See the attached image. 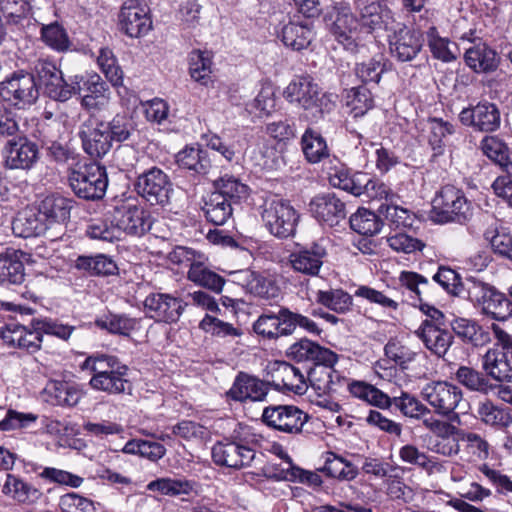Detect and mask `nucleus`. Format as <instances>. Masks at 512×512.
Here are the masks:
<instances>
[{"mask_svg":"<svg viewBox=\"0 0 512 512\" xmlns=\"http://www.w3.org/2000/svg\"><path fill=\"white\" fill-rule=\"evenodd\" d=\"M35 78L44 94L54 101L66 102L82 90V76L75 75L65 80L62 71L55 64L40 59L35 62L31 73L18 70L1 81L0 98L18 110L29 109L39 98Z\"/></svg>","mask_w":512,"mask_h":512,"instance_id":"obj_1","label":"nucleus"},{"mask_svg":"<svg viewBox=\"0 0 512 512\" xmlns=\"http://www.w3.org/2000/svg\"><path fill=\"white\" fill-rule=\"evenodd\" d=\"M284 97L308 112L317 121L335 106L331 95L323 92L310 77L293 79L284 90Z\"/></svg>","mask_w":512,"mask_h":512,"instance_id":"obj_2","label":"nucleus"},{"mask_svg":"<svg viewBox=\"0 0 512 512\" xmlns=\"http://www.w3.org/2000/svg\"><path fill=\"white\" fill-rule=\"evenodd\" d=\"M258 440L255 435L234 433L218 441L212 447V459L216 465L240 470L251 466L256 456Z\"/></svg>","mask_w":512,"mask_h":512,"instance_id":"obj_3","label":"nucleus"},{"mask_svg":"<svg viewBox=\"0 0 512 512\" xmlns=\"http://www.w3.org/2000/svg\"><path fill=\"white\" fill-rule=\"evenodd\" d=\"M473 215L464 192L452 185L443 186L432 200L430 219L438 224H466Z\"/></svg>","mask_w":512,"mask_h":512,"instance_id":"obj_4","label":"nucleus"},{"mask_svg":"<svg viewBox=\"0 0 512 512\" xmlns=\"http://www.w3.org/2000/svg\"><path fill=\"white\" fill-rule=\"evenodd\" d=\"M68 182L73 193L86 201L100 200L108 187L106 168L97 162H89L72 169Z\"/></svg>","mask_w":512,"mask_h":512,"instance_id":"obj_5","label":"nucleus"},{"mask_svg":"<svg viewBox=\"0 0 512 512\" xmlns=\"http://www.w3.org/2000/svg\"><path fill=\"white\" fill-rule=\"evenodd\" d=\"M491 328L497 344L483 356V369L498 382H512V335L497 324Z\"/></svg>","mask_w":512,"mask_h":512,"instance_id":"obj_6","label":"nucleus"},{"mask_svg":"<svg viewBox=\"0 0 512 512\" xmlns=\"http://www.w3.org/2000/svg\"><path fill=\"white\" fill-rule=\"evenodd\" d=\"M133 188L136 194L149 205L165 206L170 202L173 184L162 169L153 166L137 172Z\"/></svg>","mask_w":512,"mask_h":512,"instance_id":"obj_7","label":"nucleus"},{"mask_svg":"<svg viewBox=\"0 0 512 512\" xmlns=\"http://www.w3.org/2000/svg\"><path fill=\"white\" fill-rule=\"evenodd\" d=\"M261 218L272 235L285 239L294 235L299 215L288 201L272 197L262 205Z\"/></svg>","mask_w":512,"mask_h":512,"instance_id":"obj_8","label":"nucleus"},{"mask_svg":"<svg viewBox=\"0 0 512 512\" xmlns=\"http://www.w3.org/2000/svg\"><path fill=\"white\" fill-rule=\"evenodd\" d=\"M170 259L177 264L189 262L187 278L191 282L216 294L221 293L225 279L204 262L197 260L195 251L186 247H177L171 253Z\"/></svg>","mask_w":512,"mask_h":512,"instance_id":"obj_9","label":"nucleus"},{"mask_svg":"<svg viewBox=\"0 0 512 512\" xmlns=\"http://www.w3.org/2000/svg\"><path fill=\"white\" fill-rule=\"evenodd\" d=\"M3 165L10 170H32L40 159L38 144L26 134L8 139L2 148Z\"/></svg>","mask_w":512,"mask_h":512,"instance_id":"obj_10","label":"nucleus"},{"mask_svg":"<svg viewBox=\"0 0 512 512\" xmlns=\"http://www.w3.org/2000/svg\"><path fill=\"white\" fill-rule=\"evenodd\" d=\"M422 398L443 417H450L459 406L462 390L447 381H431L421 389Z\"/></svg>","mask_w":512,"mask_h":512,"instance_id":"obj_11","label":"nucleus"},{"mask_svg":"<svg viewBox=\"0 0 512 512\" xmlns=\"http://www.w3.org/2000/svg\"><path fill=\"white\" fill-rule=\"evenodd\" d=\"M309 415L294 405H269L264 408L262 421L268 427L288 434H299Z\"/></svg>","mask_w":512,"mask_h":512,"instance_id":"obj_12","label":"nucleus"},{"mask_svg":"<svg viewBox=\"0 0 512 512\" xmlns=\"http://www.w3.org/2000/svg\"><path fill=\"white\" fill-rule=\"evenodd\" d=\"M78 136L82 148L93 159L104 157L112 148V141L106 129V122L95 115L83 121L79 127Z\"/></svg>","mask_w":512,"mask_h":512,"instance_id":"obj_13","label":"nucleus"},{"mask_svg":"<svg viewBox=\"0 0 512 512\" xmlns=\"http://www.w3.org/2000/svg\"><path fill=\"white\" fill-rule=\"evenodd\" d=\"M459 120L464 126L475 131L493 133L500 128L501 114L495 103L483 100L462 109Z\"/></svg>","mask_w":512,"mask_h":512,"instance_id":"obj_14","label":"nucleus"},{"mask_svg":"<svg viewBox=\"0 0 512 512\" xmlns=\"http://www.w3.org/2000/svg\"><path fill=\"white\" fill-rule=\"evenodd\" d=\"M327 257L326 247L320 242H312L298 245L289 255V263L295 272L308 277H317Z\"/></svg>","mask_w":512,"mask_h":512,"instance_id":"obj_15","label":"nucleus"},{"mask_svg":"<svg viewBox=\"0 0 512 512\" xmlns=\"http://www.w3.org/2000/svg\"><path fill=\"white\" fill-rule=\"evenodd\" d=\"M186 306L181 299L166 293H151L144 300L147 314L157 322H177Z\"/></svg>","mask_w":512,"mask_h":512,"instance_id":"obj_16","label":"nucleus"},{"mask_svg":"<svg viewBox=\"0 0 512 512\" xmlns=\"http://www.w3.org/2000/svg\"><path fill=\"white\" fill-rule=\"evenodd\" d=\"M111 222L116 225L119 231L132 236H142L151 228L147 212L143 208L132 204L116 206Z\"/></svg>","mask_w":512,"mask_h":512,"instance_id":"obj_17","label":"nucleus"},{"mask_svg":"<svg viewBox=\"0 0 512 512\" xmlns=\"http://www.w3.org/2000/svg\"><path fill=\"white\" fill-rule=\"evenodd\" d=\"M423 42L420 31L401 25L390 36L391 55L400 62L412 61L420 53Z\"/></svg>","mask_w":512,"mask_h":512,"instance_id":"obj_18","label":"nucleus"},{"mask_svg":"<svg viewBox=\"0 0 512 512\" xmlns=\"http://www.w3.org/2000/svg\"><path fill=\"white\" fill-rule=\"evenodd\" d=\"M312 216L329 227L337 226L346 218V205L334 193L317 195L309 203Z\"/></svg>","mask_w":512,"mask_h":512,"instance_id":"obj_19","label":"nucleus"},{"mask_svg":"<svg viewBox=\"0 0 512 512\" xmlns=\"http://www.w3.org/2000/svg\"><path fill=\"white\" fill-rule=\"evenodd\" d=\"M120 30L129 37H140L151 29V20L145 6L137 0L125 2L119 13Z\"/></svg>","mask_w":512,"mask_h":512,"instance_id":"obj_20","label":"nucleus"},{"mask_svg":"<svg viewBox=\"0 0 512 512\" xmlns=\"http://www.w3.org/2000/svg\"><path fill=\"white\" fill-rule=\"evenodd\" d=\"M271 383L260 380L244 372H239L232 387L227 392V396L238 402L264 401L269 391Z\"/></svg>","mask_w":512,"mask_h":512,"instance_id":"obj_21","label":"nucleus"},{"mask_svg":"<svg viewBox=\"0 0 512 512\" xmlns=\"http://www.w3.org/2000/svg\"><path fill=\"white\" fill-rule=\"evenodd\" d=\"M441 326L422 322L415 331L416 336L423 342L424 346L438 358H444L454 342V335Z\"/></svg>","mask_w":512,"mask_h":512,"instance_id":"obj_22","label":"nucleus"},{"mask_svg":"<svg viewBox=\"0 0 512 512\" xmlns=\"http://www.w3.org/2000/svg\"><path fill=\"white\" fill-rule=\"evenodd\" d=\"M12 229L17 236L23 238L44 235L50 230L39 207L21 211L13 221Z\"/></svg>","mask_w":512,"mask_h":512,"instance_id":"obj_23","label":"nucleus"},{"mask_svg":"<svg viewBox=\"0 0 512 512\" xmlns=\"http://www.w3.org/2000/svg\"><path fill=\"white\" fill-rule=\"evenodd\" d=\"M85 94L81 97V107L90 115L105 109L109 103L110 91L107 84L97 74L90 76L84 83Z\"/></svg>","mask_w":512,"mask_h":512,"instance_id":"obj_24","label":"nucleus"},{"mask_svg":"<svg viewBox=\"0 0 512 512\" xmlns=\"http://www.w3.org/2000/svg\"><path fill=\"white\" fill-rule=\"evenodd\" d=\"M354 6L359 15V24L366 27L369 32L381 28L388 29L390 10L384 9L378 0H354Z\"/></svg>","mask_w":512,"mask_h":512,"instance_id":"obj_25","label":"nucleus"},{"mask_svg":"<svg viewBox=\"0 0 512 512\" xmlns=\"http://www.w3.org/2000/svg\"><path fill=\"white\" fill-rule=\"evenodd\" d=\"M359 22L351 12L348 6L341 5L336 8V17L331 25L330 31L336 40L346 49L353 50L354 33L357 30Z\"/></svg>","mask_w":512,"mask_h":512,"instance_id":"obj_26","label":"nucleus"},{"mask_svg":"<svg viewBox=\"0 0 512 512\" xmlns=\"http://www.w3.org/2000/svg\"><path fill=\"white\" fill-rule=\"evenodd\" d=\"M73 204L74 201L70 198L59 194H52L46 196L41 201L39 209L50 228L51 224H63L69 220Z\"/></svg>","mask_w":512,"mask_h":512,"instance_id":"obj_27","label":"nucleus"},{"mask_svg":"<svg viewBox=\"0 0 512 512\" xmlns=\"http://www.w3.org/2000/svg\"><path fill=\"white\" fill-rule=\"evenodd\" d=\"M466 64L476 73H489L495 71L500 63L497 52L485 43L470 47L465 52Z\"/></svg>","mask_w":512,"mask_h":512,"instance_id":"obj_28","label":"nucleus"},{"mask_svg":"<svg viewBox=\"0 0 512 512\" xmlns=\"http://www.w3.org/2000/svg\"><path fill=\"white\" fill-rule=\"evenodd\" d=\"M176 163L193 175L205 176L211 169L208 152L199 145L187 146L176 154Z\"/></svg>","mask_w":512,"mask_h":512,"instance_id":"obj_29","label":"nucleus"},{"mask_svg":"<svg viewBox=\"0 0 512 512\" xmlns=\"http://www.w3.org/2000/svg\"><path fill=\"white\" fill-rule=\"evenodd\" d=\"M453 333L464 343L475 347L490 342V333L476 320L456 317L450 322Z\"/></svg>","mask_w":512,"mask_h":512,"instance_id":"obj_30","label":"nucleus"},{"mask_svg":"<svg viewBox=\"0 0 512 512\" xmlns=\"http://www.w3.org/2000/svg\"><path fill=\"white\" fill-rule=\"evenodd\" d=\"M278 338L292 335L297 327L305 329L309 333L319 335L321 329L308 317L292 312L286 307H281L277 312Z\"/></svg>","mask_w":512,"mask_h":512,"instance_id":"obj_31","label":"nucleus"},{"mask_svg":"<svg viewBox=\"0 0 512 512\" xmlns=\"http://www.w3.org/2000/svg\"><path fill=\"white\" fill-rule=\"evenodd\" d=\"M2 492L18 503L26 505L37 503L43 496L40 489L13 474H7Z\"/></svg>","mask_w":512,"mask_h":512,"instance_id":"obj_32","label":"nucleus"},{"mask_svg":"<svg viewBox=\"0 0 512 512\" xmlns=\"http://www.w3.org/2000/svg\"><path fill=\"white\" fill-rule=\"evenodd\" d=\"M240 274L251 294L268 301L279 297L280 289L273 279L250 270L241 271Z\"/></svg>","mask_w":512,"mask_h":512,"instance_id":"obj_33","label":"nucleus"},{"mask_svg":"<svg viewBox=\"0 0 512 512\" xmlns=\"http://www.w3.org/2000/svg\"><path fill=\"white\" fill-rule=\"evenodd\" d=\"M202 211L208 222L214 225H224L233 214V205L226 198L213 191L203 199Z\"/></svg>","mask_w":512,"mask_h":512,"instance_id":"obj_34","label":"nucleus"},{"mask_svg":"<svg viewBox=\"0 0 512 512\" xmlns=\"http://www.w3.org/2000/svg\"><path fill=\"white\" fill-rule=\"evenodd\" d=\"M480 148L484 155L498 165L508 176L512 175V162L509 158V148L506 143L497 136H485Z\"/></svg>","mask_w":512,"mask_h":512,"instance_id":"obj_35","label":"nucleus"},{"mask_svg":"<svg viewBox=\"0 0 512 512\" xmlns=\"http://www.w3.org/2000/svg\"><path fill=\"white\" fill-rule=\"evenodd\" d=\"M214 193L220 194L222 198L234 205L246 199L249 195V187L239 178L225 174L213 181Z\"/></svg>","mask_w":512,"mask_h":512,"instance_id":"obj_36","label":"nucleus"},{"mask_svg":"<svg viewBox=\"0 0 512 512\" xmlns=\"http://www.w3.org/2000/svg\"><path fill=\"white\" fill-rule=\"evenodd\" d=\"M128 370V367H124V369L112 370L110 373L101 376H92L89 385L94 390L108 394L124 393L126 387H129Z\"/></svg>","mask_w":512,"mask_h":512,"instance_id":"obj_37","label":"nucleus"},{"mask_svg":"<svg viewBox=\"0 0 512 512\" xmlns=\"http://www.w3.org/2000/svg\"><path fill=\"white\" fill-rule=\"evenodd\" d=\"M276 377L280 378V382L275 380L273 385L277 390L286 389L295 394L302 395L306 391V383L304 376L300 370L287 362L278 363L276 368Z\"/></svg>","mask_w":512,"mask_h":512,"instance_id":"obj_38","label":"nucleus"},{"mask_svg":"<svg viewBox=\"0 0 512 512\" xmlns=\"http://www.w3.org/2000/svg\"><path fill=\"white\" fill-rule=\"evenodd\" d=\"M301 148L306 160L312 164L319 163L329 157L326 140L312 128H307L302 135Z\"/></svg>","mask_w":512,"mask_h":512,"instance_id":"obj_39","label":"nucleus"},{"mask_svg":"<svg viewBox=\"0 0 512 512\" xmlns=\"http://www.w3.org/2000/svg\"><path fill=\"white\" fill-rule=\"evenodd\" d=\"M313 38V32L308 23L290 22L282 28L281 40L285 46L300 51L307 48Z\"/></svg>","mask_w":512,"mask_h":512,"instance_id":"obj_40","label":"nucleus"},{"mask_svg":"<svg viewBox=\"0 0 512 512\" xmlns=\"http://www.w3.org/2000/svg\"><path fill=\"white\" fill-rule=\"evenodd\" d=\"M399 199L381 203L377 212L380 214L383 225L391 229H401L412 226L413 217L409 210L397 204Z\"/></svg>","mask_w":512,"mask_h":512,"instance_id":"obj_41","label":"nucleus"},{"mask_svg":"<svg viewBox=\"0 0 512 512\" xmlns=\"http://www.w3.org/2000/svg\"><path fill=\"white\" fill-rule=\"evenodd\" d=\"M454 375L455 380L469 391L487 394L494 389L487 373L484 374L473 367L460 366Z\"/></svg>","mask_w":512,"mask_h":512,"instance_id":"obj_42","label":"nucleus"},{"mask_svg":"<svg viewBox=\"0 0 512 512\" xmlns=\"http://www.w3.org/2000/svg\"><path fill=\"white\" fill-rule=\"evenodd\" d=\"M348 390L354 397L380 409L391 407L390 397L386 393L364 381H352L348 384Z\"/></svg>","mask_w":512,"mask_h":512,"instance_id":"obj_43","label":"nucleus"},{"mask_svg":"<svg viewBox=\"0 0 512 512\" xmlns=\"http://www.w3.org/2000/svg\"><path fill=\"white\" fill-rule=\"evenodd\" d=\"M481 312L496 321H506L512 317V300L495 287L488 295Z\"/></svg>","mask_w":512,"mask_h":512,"instance_id":"obj_44","label":"nucleus"},{"mask_svg":"<svg viewBox=\"0 0 512 512\" xmlns=\"http://www.w3.org/2000/svg\"><path fill=\"white\" fill-rule=\"evenodd\" d=\"M45 391L53 399V404L60 406H75L83 395L77 385L62 381L49 382Z\"/></svg>","mask_w":512,"mask_h":512,"instance_id":"obj_45","label":"nucleus"},{"mask_svg":"<svg viewBox=\"0 0 512 512\" xmlns=\"http://www.w3.org/2000/svg\"><path fill=\"white\" fill-rule=\"evenodd\" d=\"M212 55L208 51L193 50L189 54V73L193 80L203 86L212 83Z\"/></svg>","mask_w":512,"mask_h":512,"instance_id":"obj_46","label":"nucleus"},{"mask_svg":"<svg viewBox=\"0 0 512 512\" xmlns=\"http://www.w3.org/2000/svg\"><path fill=\"white\" fill-rule=\"evenodd\" d=\"M479 419L486 425L502 429L512 423V416L508 408L495 405L490 400L480 402L477 408Z\"/></svg>","mask_w":512,"mask_h":512,"instance_id":"obj_47","label":"nucleus"},{"mask_svg":"<svg viewBox=\"0 0 512 512\" xmlns=\"http://www.w3.org/2000/svg\"><path fill=\"white\" fill-rule=\"evenodd\" d=\"M319 470L328 477L345 481L353 480L358 475V469L351 462L333 452L326 453L324 465Z\"/></svg>","mask_w":512,"mask_h":512,"instance_id":"obj_48","label":"nucleus"},{"mask_svg":"<svg viewBox=\"0 0 512 512\" xmlns=\"http://www.w3.org/2000/svg\"><path fill=\"white\" fill-rule=\"evenodd\" d=\"M461 290L456 292L457 297L469 300L476 308H481L485 304L488 295L494 286L485 283L475 277H467L460 286Z\"/></svg>","mask_w":512,"mask_h":512,"instance_id":"obj_49","label":"nucleus"},{"mask_svg":"<svg viewBox=\"0 0 512 512\" xmlns=\"http://www.w3.org/2000/svg\"><path fill=\"white\" fill-rule=\"evenodd\" d=\"M31 6L27 0H0V12L6 24L21 29L24 21H29Z\"/></svg>","mask_w":512,"mask_h":512,"instance_id":"obj_50","label":"nucleus"},{"mask_svg":"<svg viewBox=\"0 0 512 512\" xmlns=\"http://www.w3.org/2000/svg\"><path fill=\"white\" fill-rule=\"evenodd\" d=\"M350 227L358 234L372 236L380 232L383 221L379 213L361 208L351 215L349 219Z\"/></svg>","mask_w":512,"mask_h":512,"instance_id":"obj_51","label":"nucleus"},{"mask_svg":"<svg viewBox=\"0 0 512 512\" xmlns=\"http://www.w3.org/2000/svg\"><path fill=\"white\" fill-rule=\"evenodd\" d=\"M330 183L332 186L344 190L354 196H361L362 186L367 185L366 173L355 172L351 173L349 170L341 168L330 175Z\"/></svg>","mask_w":512,"mask_h":512,"instance_id":"obj_52","label":"nucleus"},{"mask_svg":"<svg viewBox=\"0 0 512 512\" xmlns=\"http://www.w3.org/2000/svg\"><path fill=\"white\" fill-rule=\"evenodd\" d=\"M316 301L339 314L349 311L353 304L352 296L342 289L319 290Z\"/></svg>","mask_w":512,"mask_h":512,"instance_id":"obj_53","label":"nucleus"},{"mask_svg":"<svg viewBox=\"0 0 512 512\" xmlns=\"http://www.w3.org/2000/svg\"><path fill=\"white\" fill-rule=\"evenodd\" d=\"M97 327L112 334L128 336L138 325V320L125 314H109L95 321Z\"/></svg>","mask_w":512,"mask_h":512,"instance_id":"obj_54","label":"nucleus"},{"mask_svg":"<svg viewBox=\"0 0 512 512\" xmlns=\"http://www.w3.org/2000/svg\"><path fill=\"white\" fill-rule=\"evenodd\" d=\"M390 401L391 406L394 405L406 417L424 419L430 415V409L408 393L403 392L399 397H390Z\"/></svg>","mask_w":512,"mask_h":512,"instance_id":"obj_55","label":"nucleus"},{"mask_svg":"<svg viewBox=\"0 0 512 512\" xmlns=\"http://www.w3.org/2000/svg\"><path fill=\"white\" fill-rule=\"evenodd\" d=\"M484 237L495 253L512 260V235L506 228L491 226L485 231Z\"/></svg>","mask_w":512,"mask_h":512,"instance_id":"obj_56","label":"nucleus"},{"mask_svg":"<svg viewBox=\"0 0 512 512\" xmlns=\"http://www.w3.org/2000/svg\"><path fill=\"white\" fill-rule=\"evenodd\" d=\"M106 129L112 142H125L136 133V124L131 117L117 114L106 123Z\"/></svg>","mask_w":512,"mask_h":512,"instance_id":"obj_57","label":"nucleus"},{"mask_svg":"<svg viewBox=\"0 0 512 512\" xmlns=\"http://www.w3.org/2000/svg\"><path fill=\"white\" fill-rule=\"evenodd\" d=\"M430 123L429 145L433 150V156L443 155L446 146L444 139L455 132L454 126L441 118H432Z\"/></svg>","mask_w":512,"mask_h":512,"instance_id":"obj_58","label":"nucleus"},{"mask_svg":"<svg viewBox=\"0 0 512 512\" xmlns=\"http://www.w3.org/2000/svg\"><path fill=\"white\" fill-rule=\"evenodd\" d=\"M127 365L122 364L117 357L106 354H95L87 357L82 364V369H88L93 376H101L115 371L124 369Z\"/></svg>","mask_w":512,"mask_h":512,"instance_id":"obj_59","label":"nucleus"},{"mask_svg":"<svg viewBox=\"0 0 512 512\" xmlns=\"http://www.w3.org/2000/svg\"><path fill=\"white\" fill-rule=\"evenodd\" d=\"M194 486L195 482L186 479L161 478L150 482L148 489L168 496H178L191 493Z\"/></svg>","mask_w":512,"mask_h":512,"instance_id":"obj_60","label":"nucleus"},{"mask_svg":"<svg viewBox=\"0 0 512 512\" xmlns=\"http://www.w3.org/2000/svg\"><path fill=\"white\" fill-rule=\"evenodd\" d=\"M23 263L10 255L0 256V284L18 285L24 281Z\"/></svg>","mask_w":512,"mask_h":512,"instance_id":"obj_61","label":"nucleus"},{"mask_svg":"<svg viewBox=\"0 0 512 512\" xmlns=\"http://www.w3.org/2000/svg\"><path fill=\"white\" fill-rule=\"evenodd\" d=\"M347 105L354 118L361 117L373 108L374 100L370 90L364 86L352 88L348 94Z\"/></svg>","mask_w":512,"mask_h":512,"instance_id":"obj_62","label":"nucleus"},{"mask_svg":"<svg viewBox=\"0 0 512 512\" xmlns=\"http://www.w3.org/2000/svg\"><path fill=\"white\" fill-rule=\"evenodd\" d=\"M386 71V62L383 57L372 58L366 62L357 64L356 76L365 84H378L382 74Z\"/></svg>","mask_w":512,"mask_h":512,"instance_id":"obj_63","label":"nucleus"},{"mask_svg":"<svg viewBox=\"0 0 512 512\" xmlns=\"http://www.w3.org/2000/svg\"><path fill=\"white\" fill-rule=\"evenodd\" d=\"M399 281L409 291L410 297L414 301L422 302V296L428 292L429 286V282L424 276L416 272L403 271L399 276Z\"/></svg>","mask_w":512,"mask_h":512,"instance_id":"obj_64","label":"nucleus"}]
</instances>
